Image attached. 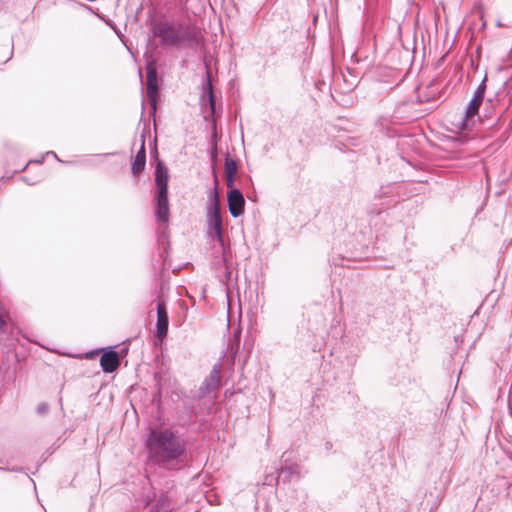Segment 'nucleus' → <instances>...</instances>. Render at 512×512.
<instances>
[{
  "instance_id": "nucleus-10",
  "label": "nucleus",
  "mask_w": 512,
  "mask_h": 512,
  "mask_svg": "<svg viewBox=\"0 0 512 512\" xmlns=\"http://www.w3.org/2000/svg\"><path fill=\"white\" fill-rule=\"evenodd\" d=\"M157 335L160 339L167 336L168 326H169V317L167 313L166 304L164 301H159L157 304Z\"/></svg>"
},
{
  "instance_id": "nucleus-19",
  "label": "nucleus",
  "mask_w": 512,
  "mask_h": 512,
  "mask_svg": "<svg viewBox=\"0 0 512 512\" xmlns=\"http://www.w3.org/2000/svg\"><path fill=\"white\" fill-rule=\"evenodd\" d=\"M225 176H226L227 187L233 189L232 187L234 185L235 176H231V175H225Z\"/></svg>"
},
{
  "instance_id": "nucleus-24",
  "label": "nucleus",
  "mask_w": 512,
  "mask_h": 512,
  "mask_svg": "<svg viewBox=\"0 0 512 512\" xmlns=\"http://www.w3.org/2000/svg\"><path fill=\"white\" fill-rule=\"evenodd\" d=\"M0 470H5V468H3V467H0Z\"/></svg>"
},
{
  "instance_id": "nucleus-17",
  "label": "nucleus",
  "mask_w": 512,
  "mask_h": 512,
  "mask_svg": "<svg viewBox=\"0 0 512 512\" xmlns=\"http://www.w3.org/2000/svg\"><path fill=\"white\" fill-rule=\"evenodd\" d=\"M240 339H241V330L240 329H237L234 331L233 333V344H232V350L234 349V344L236 343L237 347H236V351L238 350L239 348V343H240Z\"/></svg>"
},
{
  "instance_id": "nucleus-7",
  "label": "nucleus",
  "mask_w": 512,
  "mask_h": 512,
  "mask_svg": "<svg viewBox=\"0 0 512 512\" xmlns=\"http://www.w3.org/2000/svg\"><path fill=\"white\" fill-rule=\"evenodd\" d=\"M146 94L152 105V107L156 108V98L158 94V84H157V71L152 64H149L147 67V75H146Z\"/></svg>"
},
{
  "instance_id": "nucleus-15",
  "label": "nucleus",
  "mask_w": 512,
  "mask_h": 512,
  "mask_svg": "<svg viewBox=\"0 0 512 512\" xmlns=\"http://www.w3.org/2000/svg\"><path fill=\"white\" fill-rule=\"evenodd\" d=\"M225 175L236 176L238 167L234 159L227 157L224 163Z\"/></svg>"
},
{
  "instance_id": "nucleus-18",
  "label": "nucleus",
  "mask_w": 512,
  "mask_h": 512,
  "mask_svg": "<svg viewBox=\"0 0 512 512\" xmlns=\"http://www.w3.org/2000/svg\"><path fill=\"white\" fill-rule=\"evenodd\" d=\"M36 411L38 414L43 415L48 411V405L46 403H41L37 406Z\"/></svg>"
},
{
  "instance_id": "nucleus-2",
  "label": "nucleus",
  "mask_w": 512,
  "mask_h": 512,
  "mask_svg": "<svg viewBox=\"0 0 512 512\" xmlns=\"http://www.w3.org/2000/svg\"><path fill=\"white\" fill-rule=\"evenodd\" d=\"M154 37L160 38L163 46L195 48L199 44V32L196 27L187 23L174 25L167 19H161L152 26Z\"/></svg>"
},
{
  "instance_id": "nucleus-5",
  "label": "nucleus",
  "mask_w": 512,
  "mask_h": 512,
  "mask_svg": "<svg viewBox=\"0 0 512 512\" xmlns=\"http://www.w3.org/2000/svg\"><path fill=\"white\" fill-rule=\"evenodd\" d=\"M486 81L487 77L485 76L469 101L460 124L461 129H469L473 117L478 114L486 92Z\"/></svg>"
},
{
  "instance_id": "nucleus-20",
  "label": "nucleus",
  "mask_w": 512,
  "mask_h": 512,
  "mask_svg": "<svg viewBox=\"0 0 512 512\" xmlns=\"http://www.w3.org/2000/svg\"><path fill=\"white\" fill-rule=\"evenodd\" d=\"M44 161V156H42L40 159H35V160H30L23 168H21L20 170H16V172H22L24 171L27 166L32 163V162H35V163H43Z\"/></svg>"
},
{
  "instance_id": "nucleus-1",
  "label": "nucleus",
  "mask_w": 512,
  "mask_h": 512,
  "mask_svg": "<svg viewBox=\"0 0 512 512\" xmlns=\"http://www.w3.org/2000/svg\"><path fill=\"white\" fill-rule=\"evenodd\" d=\"M147 457L164 469L180 467L186 455V441L171 428H150L144 435Z\"/></svg>"
},
{
  "instance_id": "nucleus-21",
  "label": "nucleus",
  "mask_w": 512,
  "mask_h": 512,
  "mask_svg": "<svg viewBox=\"0 0 512 512\" xmlns=\"http://www.w3.org/2000/svg\"><path fill=\"white\" fill-rule=\"evenodd\" d=\"M274 481L276 483H278V481L276 480V477H274L273 475H268V476H266L265 484L272 485Z\"/></svg>"
},
{
  "instance_id": "nucleus-6",
  "label": "nucleus",
  "mask_w": 512,
  "mask_h": 512,
  "mask_svg": "<svg viewBox=\"0 0 512 512\" xmlns=\"http://www.w3.org/2000/svg\"><path fill=\"white\" fill-rule=\"evenodd\" d=\"M227 202L230 214L237 218L244 213L245 199L242 192L237 189H230L227 194Z\"/></svg>"
},
{
  "instance_id": "nucleus-22",
  "label": "nucleus",
  "mask_w": 512,
  "mask_h": 512,
  "mask_svg": "<svg viewBox=\"0 0 512 512\" xmlns=\"http://www.w3.org/2000/svg\"><path fill=\"white\" fill-rule=\"evenodd\" d=\"M46 155H52V157H54L55 159H57V161L61 162V163H65L64 161H62L61 159L58 158L57 154L53 151H48L46 153ZM68 164H72L73 162H67Z\"/></svg>"
},
{
  "instance_id": "nucleus-14",
  "label": "nucleus",
  "mask_w": 512,
  "mask_h": 512,
  "mask_svg": "<svg viewBox=\"0 0 512 512\" xmlns=\"http://www.w3.org/2000/svg\"><path fill=\"white\" fill-rule=\"evenodd\" d=\"M205 93H207V95H208L209 105H210L211 111L214 113L216 102H215V95L213 92V87H212L209 73H207V84L205 87Z\"/></svg>"
},
{
  "instance_id": "nucleus-8",
  "label": "nucleus",
  "mask_w": 512,
  "mask_h": 512,
  "mask_svg": "<svg viewBox=\"0 0 512 512\" xmlns=\"http://www.w3.org/2000/svg\"><path fill=\"white\" fill-rule=\"evenodd\" d=\"M221 381V369L219 365H215L208 377L205 378L200 386V394L206 395L218 389Z\"/></svg>"
},
{
  "instance_id": "nucleus-12",
  "label": "nucleus",
  "mask_w": 512,
  "mask_h": 512,
  "mask_svg": "<svg viewBox=\"0 0 512 512\" xmlns=\"http://www.w3.org/2000/svg\"><path fill=\"white\" fill-rule=\"evenodd\" d=\"M301 477V467L298 464H289L284 465L280 468L278 471V474L276 476V480L279 481L280 478H283V480H292L294 478H300Z\"/></svg>"
},
{
  "instance_id": "nucleus-13",
  "label": "nucleus",
  "mask_w": 512,
  "mask_h": 512,
  "mask_svg": "<svg viewBox=\"0 0 512 512\" xmlns=\"http://www.w3.org/2000/svg\"><path fill=\"white\" fill-rule=\"evenodd\" d=\"M171 506L167 495H161L151 512H171Z\"/></svg>"
},
{
  "instance_id": "nucleus-23",
  "label": "nucleus",
  "mask_w": 512,
  "mask_h": 512,
  "mask_svg": "<svg viewBox=\"0 0 512 512\" xmlns=\"http://www.w3.org/2000/svg\"><path fill=\"white\" fill-rule=\"evenodd\" d=\"M505 109L500 113V115L497 117V122L501 119L502 114L504 113Z\"/></svg>"
},
{
  "instance_id": "nucleus-9",
  "label": "nucleus",
  "mask_w": 512,
  "mask_h": 512,
  "mask_svg": "<svg viewBox=\"0 0 512 512\" xmlns=\"http://www.w3.org/2000/svg\"><path fill=\"white\" fill-rule=\"evenodd\" d=\"M120 365L118 353L110 348L105 350L100 357V366L105 373H112L117 370Z\"/></svg>"
},
{
  "instance_id": "nucleus-4",
  "label": "nucleus",
  "mask_w": 512,
  "mask_h": 512,
  "mask_svg": "<svg viewBox=\"0 0 512 512\" xmlns=\"http://www.w3.org/2000/svg\"><path fill=\"white\" fill-rule=\"evenodd\" d=\"M218 181L215 179V188L208 197L207 205V234L212 241H216L222 248L223 254L226 252L225 241L223 237L221 203L217 189Z\"/></svg>"
},
{
  "instance_id": "nucleus-16",
  "label": "nucleus",
  "mask_w": 512,
  "mask_h": 512,
  "mask_svg": "<svg viewBox=\"0 0 512 512\" xmlns=\"http://www.w3.org/2000/svg\"><path fill=\"white\" fill-rule=\"evenodd\" d=\"M495 112V105L492 99H487L484 106V116L489 118Z\"/></svg>"
},
{
  "instance_id": "nucleus-11",
  "label": "nucleus",
  "mask_w": 512,
  "mask_h": 512,
  "mask_svg": "<svg viewBox=\"0 0 512 512\" xmlns=\"http://www.w3.org/2000/svg\"><path fill=\"white\" fill-rule=\"evenodd\" d=\"M146 164V151H145V136L141 135V147L137 152L131 163V172L133 175H138L145 168Z\"/></svg>"
},
{
  "instance_id": "nucleus-3",
  "label": "nucleus",
  "mask_w": 512,
  "mask_h": 512,
  "mask_svg": "<svg viewBox=\"0 0 512 512\" xmlns=\"http://www.w3.org/2000/svg\"><path fill=\"white\" fill-rule=\"evenodd\" d=\"M168 169L165 163L158 160L155 167V217L158 222L166 224L169 220L168 202Z\"/></svg>"
}]
</instances>
